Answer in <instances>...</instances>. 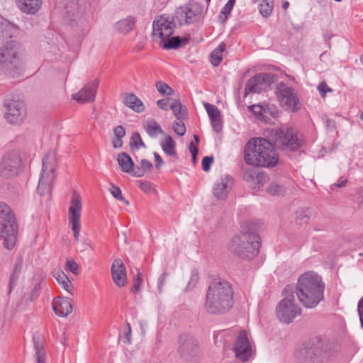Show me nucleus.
Segmentation results:
<instances>
[{
	"mask_svg": "<svg viewBox=\"0 0 363 363\" xmlns=\"http://www.w3.org/2000/svg\"><path fill=\"white\" fill-rule=\"evenodd\" d=\"M148 135L151 138H156L160 134H163L161 126L153 119L147 120L144 126Z\"/></svg>",
	"mask_w": 363,
	"mask_h": 363,
	"instance_id": "f704fd0d",
	"label": "nucleus"
},
{
	"mask_svg": "<svg viewBox=\"0 0 363 363\" xmlns=\"http://www.w3.org/2000/svg\"><path fill=\"white\" fill-rule=\"evenodd\" d=\"M40 285L39 283L36 284L34 287L32 289L30 294H29V296H28V299L30 301H34L37 297H38L39 294H40Z\"/></svg>",
	"mask_w": 363,
	"mask_h": 363,
	"instance_id": "6e6d98bb",
	"label": "nucleus"
},
{
	"mask_svg": "<svg viewBox=\"0 0 363 363\" xmlns=\"http://www.w3.org/2000/svg\"><path fill=\"white\" fill-rule=\"evenodd\" d=\"M211 125L214 131L219 133L222 130L223 123L221 121V117L217 118L210 119Z\"/></svg>",
	"mask_w": 363,
	"mask_h": 363,
	"instance_id": "603ef678",
	"label": "nucleus"
},
{
	"mask_svg": "<svg viewBox=\"0 0 363 363\" xmlns=\"http://www.w3.org/2000/svg\"><path fill=\"white\" fill-rule=\"evenodd\" d=\"M98 84V80L88 83L79 92L73 94L72 99L82 104L94 101L96 97Z\"/></svg>",
	"mask_w": 363,
	"mask_h": 363,
	"instance_id": "4be33fe9",
	"label": "nucleus"
},
{
	"mask_svg": "<svg viewBox=\"0 0 363 363\" xmlns=\"http://www.w3.org/2000/svg\"><path fill=\"white\" fill-rule=\"evenodd\" d=\"M113 133L116 138H122L125 135V129L121 125H118L113 129Z\"/></svg>",
	"mask_w": 363,
	"mask_h": 363,
	"instance_id": "052dcab7",
	"label": "nucleus"
},
{
	"mask_svg": "<svg viewBox=\"0 0 363 363\" xmlns=\"http://www.w3.org/2000/svg\"><path fill=\"white\" fill-rule=\"evenodd\" d=\"M232 180L229 176H226L225 179H222L220 182H218L214 184L213 195L219 200L226 199L228 194V183Z\"/></svg>",
	"mask_w": 363,
	"mask_h": 363,
	"instance_id": "cd10ccee",
	"label": "nucleus"
},
{
	"mask_svg": "<svg viewBox=\"0 0 363 363\" xmlns=\"http://www.w3.org/2000/svg\"><path fill=\"white\" fill-rule=\"evenodd\" d=\"M260 238L255 233H244L235 236L230 242L229 249L240 259H251L259 253Z\"/></svg>",
	"mask_w": 363,
	"mask_h": 363,
	"instance_id": "0eeeda50",
	"label": "nucleus"
},
{
	"mask_svg": "<svg viewBox=\"0 0 363 363\" xmlns=\"http://www.w3.org/2000/svg\"><path fill=\"white\" fill-rule=\"evenodd\" d=\"M20 10L28 14H35L41 7L42 0H16Z\"/></svg>",
	"mask_w": 363,
	"mask_h": 363,
	"instance_id": "bb28decb",
	"label": "nucleus"
},
{
	"mask_svg": "<svg viewBox=\"0 0 363 363\" xmlns=\"http://www.w3.org/2000/svg\"><path fill=\"white\" fill-rule=\"evenodd\" d=\"M21 159L18 153L6 154L0 160V176L11 178L18 174L21 169Z\"/></svg>",
	"mask_w": 363,
	"mask_h": 363,
	"instance_id": "2eb2a0df",
	"label": "nucleus"
},
{
	"mask_svg": "<svg viewBox=\"0 0 363 363\" xmlns=\"http://www.w3.org/2000/svg\"><path fill=\"white\" fill-rule=\"evenodd\" d=\"M277 144L284 150L295 151L301 147L302 140L297 133L288 128L284 132H281L277 140Z\"/></svg>",
	"mask_w": 363,
	"mask_h": 363,
	"instance_id": "6ab92c4d",
	"label": "nucleus"
},
{
	"mask_svg": "<svg viewBox=\"0 0 363 363\" xmlns=\"http://www.w3.org/2000/svg\"><path fill=\"white\" fill-rule=\"evenodd\" d=\"M67 21H69L72 26H86V21L84 19L82 13L79 11L77 3L72 2V6L67 7L66 16Z\"/></svg>",
	"mask_w": 363,
	"mask_h": 363,
	"instance_id": "b1692460",
	"label": "nucleus"
},
{
	"mask_svg": "<svg viewBox=\"0 0 363 363\" xmlns=\"http://www.w3.org/2000/svg\"><path fill=\"white\" fill-rule=\"evenodd\" d=\"M301 313V309L294 303V296L292 294L281 300L277 307L278 319L286 324L291 323Z\"/></svg>",
	"mask_w": 363,
	"mask_h": 363,
	"instance_id": "f8f14e48",
	"label": "nucleus"
},
{
	"mask_svg": "<svg viewBox=\"0 0 363 363\" xmlns=\"http://www.w3.org/2000/svg\"><path fill=\"white\" fill-rule=\"evenodd\" d=\"M110 192L116 199L118 201H123L125 202V204H128V201L125 199V198L122 195L121 190L118 186L111 184V189H110Z\"/></svg>",
	"mask_w": 363,
	"mask_h": 363,
	"instance_id": "de8ad7c7",
	"label": "nucleus"
},
{
	"mask_svg": "<svg viewBox=\"0 0 363 363\" xmlns=\"http://www.w3.org/2000/svg\"><path fill=\"white\" fill-rule=\"evenodd\" d=\"M127 328L124 331V334L123 336H121V340L125 344H130L131 343V327L129 323H127Z\"/></svg>",
	"mask_w": 363,
	"mask_h": 363,
	"instance_id": "3c124183",
	"label": "nucleus"
},
{
	"mask_svg": "<svg viewBox=\"0 0 363 363\" xmlns=\"http://www.w3.org/2000/svg\"><path fill=\"white\" fill-rule=\"evenodd\" d=\"M141 282L142 274L138 272L136 278L134 279L133 287L131 288V291H133V293L139 291L140 289Z\"/></svg>",
	"mask_w": 363,
	"mask_h": 363,
	"instance_id": "5fc2aeb1",
	"label": "nucleus"
},
{
	"mask_svg": "<svg viewBox=\"0 0 363 363\" xmlns=\"http://www.w3.org/2000/svg\"><path fill=\"white\" fill-rule=\"evenodd\" d=\"M163 152L168 156L177 157L176 143L170 135H167L160 143Z\"/></svg>",
	"mask_w": 363,
	"mask_h": 363,
	"instance_id": "2f4dec72",
	"label": "nucleus"
},
{
	"mask_svg": "<svg viewBox=\"0 0 363 363\" xmlns=\"http://www.w3.org/2000/svg\"><path fill=\"white\" fill-rule=\"evenodd\" d=\"M3 111L6 121L10 124H21L26 116V109L23 101L7 98L4 101Z\"/></svg>",
	"mask_w": 363,
	"mask_h": 363,
	"instance_id": "9b49d317",
	"label": "nucleus"
},
{
	"mask_svg": "<svg viewBox=\"0 0 363 363\" xmlns=\"http://www.w3.org/2000/svg\"><path fill=\"white\" fill-rule=\"evenodd\" d=\"M276 94L280 106L286 111L294 113L301 108V102L295 89L286 83L281 82L277 84Z\"/></svg>",
	"mask_w": 363,
	"mask_h": 363,
	"instance_id": "1a4fd4ad",
	"label": "nucleus"
},
{
	"mask_svg": "<svg viewBox=\"0 0 363 363\" xmlns=\"http://www.w3.org/2000/svg\"><path fill=\"white\" fill-rule=\"evenodd\" d=\"M65 270L72 272L74 275H78L80 273L78 264L72 259H67Z\"/></svg>",
	"mask_w": 363,
	"mask_h": 363,
	"instance_id": "a18cd8bd",
	"label": "nucleus"
},
{
	"mask_svg": "<svg viewBox=\"0 0 363 363\" xmlns=\"http://www.w3.org/2000/svg\"><path fill=\"white\" fill-rule=\"evenodd\" d=\"M274 75L270 73H259L251 77L247 82L244 96L249 94L266 91L274 82Z\"/></svg>",
	"mask_w": 363,
	"mask_h": 363,
	"instance_id": "4468645a",
	"label": "nucleus"
},
{
	"mask_svg": "<svg viewBox=\"0 0 363 363\" xmlns=\"http://www.w3.org/2000/svg\"><path fill=\"white\" fill-rule=\"evenodd\" d=\"M168 274L166 272H164L159 277L157 281V288L160 293L162 292V287L164 286Z\"/></svg>",
	"mask_w": 363,
	"mask_h": 363,
	"instance_id": "4d7b16f0",
	"label": "nucleus"
},
{
	"mask_svg": "<svg viewBox=\"0 0 363 363\" xmlns=\"http://www.w3.org/2000/svg\"><path fill=\"white\" fill-rule=\"evenodd\" d=\"M324 290L321 277L313 272H305L298 279L296 295L306 308H315L323 299Z\"/></svg>",
	"mask_w": 363,
	"mask_h": 363,
	"instance_id": "7ed1b4c3",
	"label": "nucleus"
},
{
	"mask_svg": "<svg viewBox=\"0 0 363 363\" xmlns=\"http://www.w3.org/2000/svg\"><path fill=\"white\" fill-rule=\"evenodd\" d=\"M273 0H260L259 5V13L264 17H268L272 12Z\"/></svg>",
	"mask_w": 363,
	"mask_h": 363,
	"instance_id": "4c0bfd02",
	"label": "nucleus"
},
{
	"mask_svg": "<svg viewBox=\"0 0 363 363\" xmlns=\"http://www.w3.org/2000/svg\"><path fill=\"white\" fill-rule=\"evenodd\" d=\"M249 109L257 117L260 118L265 116L267 113V110L271 109L269 105L262 106L260 104H254L249 106Z\"/></svg>",
	"mask_w": 363,
	"mask_h": 363,
	"instance_id": "ea45409f",
	"label": "nucleus"
},
{
	"mask_svg": "<svg viewBox=\"0 0 363 363\" xmlns=\"http://www.w3.org/2000/svg\"><path fill=\"white\" fill-rule=\"evenodd\" d=\"M236 0H228L225 5L221 9L219 18H221L223 16V21L227 19L228 15L231 13L233 9Z\"/></svg>",
	"mask_w": 363,
	"mask_h": 363,
	"instance_id": "37998d69",
	"label": "nucleus"
},
{
	"mask_svg": "<svg viewBox=\"0 0 363 363\" xmlns=\"http://www.w3.org/2000/svg\"><path fill=\"white\" fill-rule=\"evenodd\" d=\"M154 157L155 160V167L157 169H160L163 164V160L157 152H154Z\"/></svg>",
	"mask_w": 363,
	"mask_h": 363,
	"instance_id": "338daca9",
	"label": "nucleus"
},
{
	"mask_svg": "<svg viewBox=\"0 0 363 363\" xmlns=\"http://www.w3.org/2000/svg\"><path fill=\"white\" fill-rule=\"evenodd\" d=\"M189 40L187 38L181 39L179 36L165 38L164 40L160 42L164 49H177L182 45L187 44Z\"/></svg>",
	"mask_w": 363,
	"mask_h": 363,
	"instance_id": "7c9ffc66",
	"label": "nucleus"
},
{
	"mask_svg": "<svg viewBox=\"0 0 363 363\" xmlns=\"http://www.w3.org/2000/svg\"><path fill=\"white\" fill-rule=\"evenodd\" d=\"M174 131L179 135L182 136L186 133V127L184 123L182 122V120L175 121L173 124Z\"/></svg>",
	"mask_w": 363,
	"mask_h": 363,
	"instance_id": "49530a36",
	"label": "nucleus"
},
{
	"mask_svg": "<svg viewBox=\"0 0 363 363\" xmlns=\"http://www.w3.org/2000/svg\"><path fill=\"white\" fill-rule=\"evenodd\" d=\"M82 210V201L81 196L77 191H74L69 208V223L76 240H79L81 230L80 218Z\"/></svg>",
	"mask_w": 363,
	"mask_h": 363,
	"instance_id": "ddd939ff",
	"label": "nucleus"
},
{
	"mask_svg": "<svg viewBox=\"0 0 363 363\" xmlns=\"http://www.w3.org/2000/svg\"><path fill=\"white\" fill-rule=\"evenodd\" d=\"M325 350V342L318 337L307 341L298 352L299 358L303 360H312L321 356Z\"/></svg>",
	"mask_w": 363,
	"mask_h": 363,
	"instance_id": "a211bd4d",
	"label": "nucleus"
},
{
	"mask_svg": "<svg viewBox=\"0 0 363 363\" xmlns=\"http://www.w3.org/2000/svg\"><path fill=\"white\" fill-rule=\"evenodd\" d=\"M140 167L146 172L152 168V164L147 160L143 159L140 160Z\"/></svg>",
	"mask_w": 363,
	"mask_h": 363,
	"instance_id": "0e129e2a",
	"label": "nucleus"
},
{
	"mask_svg": "<svg viewBox=\"0 0 363 363\" xmlns=\"http://www.w3.org/2000/svg\"><path fill=\"white\" fill-rule=\"evenodd\" d=\"M133 173V176L137 177H141L144 175L145 171L141 167H137L135 170L132 172Z\"/></svg>",
	"mask_w": 363,
	"mask_h": 363,
	"instance_id": "774afa93",
	"label": "nucleus"
},
{
	"mask_svg": "<svg viewBox=\"0 0 363 363\" xmlns=\"http://www.w3.org/2000/svg\"><path fill=\"white\" fill-rule=\"evenodd\" d=\"M204 106L210 119L221 117L220 111L216 106L208 103H205Z\"/></svg>",
	"mask_w": 363,
	"mask_h": 363,
	"instance_id": "c03bdc74",
	"label": "nucleus"
},
{
	"mask_svg": "<svg viewBox=\"0 0 363 363\" xmlns=\"http://www.w3.org/2000/svg\"><path fill=\"white\" fill-rule=\"evenodd\" d=\"M225 50V45L221 43L218 46L214 49L211 53V62L214 67H217L222 61V54Z\"/></svg>",
	"mask_w": 363,
	"mask_h": 363,
	"instance_id": "e433bc0d",
	"label": "nucleus"
},
{
	"mask_svg": "<svg viewBox=\"0 0 363 363\" xmlns=\"http://www.w3.org/2000/svg\"><path fill=\"white\" fill-rule=\"evenodd\" d=\"M23 262L22 260H19L17 262L14 267L13 272L10 276L9 278V294H11L12 290L15 288V286L17 284V281L19 279L21 269H22Z\"/></svg>",
	"mask_w": 363,
	"mask_h": 363,
	"instance_id": "72a5a7b5",
	"label": "nucleus"
},
{
	"mask_svg": "<svg viewBox=\"0 0 363 363\" xmlns=\"http://www.w3.org/2000/svg\"><path fill=\"white\" fill-rule=\"evenodd\" d=\"M33 347L36 363H45L46 353L43 345V337L40 333H35L33 336Z\"/></svg>",
	"mask_w": 363,
	"mask_h": 363,
	"instance_id": "a878e982",
	"label": "nucleus"
},
{
	"mask_svg": "<svg viewBox=\"0 0 363 363\" xmlns=\"http://www.w3.org/2000/svg\"><path fill=\"white\" fill-rule=\"evenodd\" d=\"M18 233V223L11 208L5 203L0 202V238L3 246L7 250L14 247Z\"/></svg>",
	"mask_w": 363,
	"mask_h": 363,
	"instance_id": "423d86ee",
	"label": "nucleus"
},
{
	"mask_svg": "<svg viewBox=\"0 0 363 363\" xmlns=\"http://www.w3.org/2000/svg\"><path fill=\"white\" fill-rule=\"evenodd\" d=\"M177 353L186 362L196 361L199 353V345L197 340L186 333L182 334L177 340Z\"/></svg>",
	"mask_w": 363,
	"mask_h": 363,
	"instance_id": "9d476101",
	"label": "nucleus"
},
{
	"mask_svg": "<svg viewBox=\"0 0 363 363\" xmlns=\"http://www.w3.org/2000/svg\"><path fill=\"white\" fill-rule=\"evenodd\" d=\"M130 146L131 147H135L137 149L145 146L138 133L136 132L133 134Z\"/></svg>",
	"mask_w": 363,
	"mask_h": 363,
	"instance_id": "09e8293b",
	"label": "nucleus"
},
{
	"mask_svg": "<svg viewBox=\"0 0 363 363\" xmlns=\"http://www.w3.org/2000/svg\"><path fill=\"white\" fill-rule=\"evenodd\" d=\"M111 275L114 284L123 287L127 281L126 268L121 259H115L111 265Z\"/></svg>",
	"mask_w": 363,
	"mask_h": 363,
	"instance_id": "5701e85b",
	"label": "nucleus"
},
{
	"mask_svg": "<svg viewBox=\"0 0 363 363\" xmlns=\"http://www.w3.org/2000/svg\"><path fill=\"white\" fill-rule=\"evenodd\" d=\"M169 99H160L157 101L158 107L162 110L167 111L169 109Z\"/></svg>",
	"mask_w": 363,
	"mask_h": 363,
	"instance_id": "69168bd1",
	"label": "nucleus"
},
{
	"mask_svg": "<svg viewBox=\"0 0 363 363\" xmlns=\"http://www.w3.org/2000/svg\"><path fill=\"white\" fill-rule=\"evenodd\" d=\"M55 277L59 284L66 291H69L72 286L71 281L67 276L62 271H59L55 274Z\"/></svg>",
	"mask_w": 363,
	"mask_h": 363,
	"instance_id": "58836bf2",
	"label": "nucleus"
},
{
	"mask_svg": "<svg viewBox=\"0 0 363 363\" xmlns=\"http://www.w3.org/2000/svg\"><path fill=\"white\" fill-rule=\"evenodd\" d=\"M296 220L300 224L307 223L310 220V212L308 210H302L298 212Z\"/></svg>",
	"mask_w": 363,
	"mask_h": 363,
	"instance_id": "8fccbe9b",
	"label": "nucleus"
},
{
	"mask_svg": "<svg viewBox=\"0 0 363 363\" xmlns=\"http://www.w3.org/2000/svg\"><path fill=\"white\" fill-rule=\"evenodd\" d=\"M117 161L122 171L124 172L131 173L133 171L134 163L131 157L125 152L119 154Z\"/></svg>",
	"mask_w": 363,
	"mask_h": 363,
	"instance_id": "473e14b6",
	"label": "nucleus"
},
{
	"mask_svg": "<svg viewBox=\"0 0 363 363\" xmlns=\"http://www.w3.org/2000/svg\"><path fill=\"white\" fill-rule=\"evenodd\" d=\"M234 303V291L230 282L214 280L210 283L203 303V308L207 313L225 314L233 307Z\"/></svg>",
	"mask_w": 363,
	"mask_h": 363,
	"instance_id": "f257e3e1",
	"label": "nucleus"
},
{
	"mask_svg": "<svg viewBox=\"0 0 363 363\" xmlns=\"http://www.w3.org/2000/svg\"><path fill=\"white\" fill-rule=\"evenodd\" d=\"M318 89L319 91L320 94L322 96H325L328 91H331V89L328 88V85L326 84V83L325 82H321L318 85Z\"/></svg>",
	"mask_w": 363,
	"mask_h": 363,
	"instance_id": "680f3d73",
	"label": "nucleus"
},
{
	"mask_svg": "<svg viewBox=\"0 0 363 363\" xmlns=\"http://www.w3.org/2000/svg\"><path fill=\"white\" fill-rule=\"evenodd\" d=\"M213 161L212 156H206L203 158L201 164L202 169L204 172H208Z\"/></svg>",
	"mask_w": 363,
	"mask_h": 363,
	"instance_id": "864d4df0",
	"label": "nucleus"
},
{
	"mask_svg": "<svg viewBox=\"0 0 363 363\" xmlns=\"http://www.w3.org/2000/svg\"><path fill=\"white\" fill-rule=\"evenodd\" d=\"M169 107L177 120H183L186 118L187 115L186 108L182 105L179 101L174 100Z\"/></svg>",
	"mask_w": 363,
	"mask_h": 363,
	"instance_id": "c9c22d12",
	"label": "nucleus"
},
{
	"mask_svg": "<svg viewBox=\"0 0 363 363\" xmlns=\"http://www.w3.org/2000/svg\"><path fill=\"white\" fill-rule=\"evenodd\" d=\"M139 183H140V186H139L140 188L145 193H150L152 191V187L150 183H149L147 182H143V181H140Z\"/></svg>",
	"mask_w": 363,
	"mask_h": 363,
	"instance_id": "e2e57ef3",
	"label": "nucleus"
},
{
	"mask_svg": "<svg viewBox=\"0 0 363 363\" xmlns=\"http://www.w3.org/2000/svg\"><path fill=\"white\" fill-rule=\"evenodd\" d=\"M135 22V18L134 16H129L125 18L116 22L114 25V28L117 31L123 34H127L134 29Z\"/></svg>",
	"mask_w": 363,
	"mask_h": 363,
	"instance_id": "c756f323",
	"label": "nucleus"
},
{
	"mask_svg": "<svg viewBox=\"0 0 363 363\" xmlns=\"http://www.w3.org/2000/svg\"><path fill=\"white\" fill-rule=\"evenodd\" d=\"M243 178L253 189H259L269 181L267 173L255 168L247 169L244 173Z\"/></svg>",
	"mask_w": 363,
	"mask_h": 363,
	"instance_id": "aec40b11",
	"label": "nucleus"
},
{
	"mask_svg": "<svg viewBox=\"0 0 363 363\" xmlns=\"http://www.w3.org/2000/svg\"><path fill=\"white\" fill-rule=\"evenodd\" d=\"M199 15L198 8L194 4L182 6L176 11V17L180 25L194 23L197 20Z\"/></svg>",
	"mask_w": 363,
	"mask_h": 363,
	"instance_id": "412c9836",
	"label": "nucleus"
},
{
	"mask_svg": "<svg viewBox=\"0 0 363 363\" xmlns=\"http://www.w3.org/2000/svg\"><path fill=\"white\" fill-rule=\"evenodd\" d=\"M357 311L359 316L361 327L363 328V296L358 302Z\"/></svg>",
	"mask_w": 363,
	"mask_h": 363,
	"instance_id": "bf43d9fd",
	"label": "nucleus"
},
{
	"mask_svg": "<svg viewBox=\"0 0 363 363\" xmlns=\"http://www.w3.org/2000/svg\"><path fill=\"white\" fill-rule=\"evenodd\" d=\"M285 192V189L276 183H272L267 188V193L272 196H282Z\"/></svg>",
	"mask_w": 363,
	"mask_h": 363,
	"instance_id": "79ce46f5",
	"label": "nucleus"
},
{
	"mask_svg": "<svg viewBox=\"0 0 363 363\" xmlns=\"http://www.w3.org/2000/svg\"><path fill=\"white\" fill-rule=\"evenodd\" d=\"M0 67L2 72L11 77L18 75L23 67L20 43L11 40L0 47Z\"/></svg>",
	"mask_w": 363,
	"mask_h": 363,
	"instance_id": "20e7f679",
	"label": "nucleus"
},
{
	"mask_svg": "<svg viewBox=\"0 0 363 363\" xmlns=\"http://www.w3.org/2000/svg\"><path fill=\"white\" fill-rule=\"evenodd\" d=\"M94 251V248L89 240L83 241L80 245V252Z\"/></svg>",
	"mask_w": 363,
	"mask_h": 363,
	"instance_id": "13d9d810",
	"label": "nucleus"
},
{
	"mask_svg": "<svg viewBox=\"0 0 363 363\" xmlns=\"http://www.w3.org/2000/svg\"><path fill=\"white\" fill-rule=\"evenodd\" d=\"M57 166L55 153L52 151L48 152L43 159V167L37 191L40 196L50 194L52 185L55 177V171Z\"/></svg>",
	"mask_w": 363,
	"mask_h": 363,
	"instance_id": "6e6552de",
	"label": "nucleus"
},
{
	"mask_svg": "<svg viewBox=\"0 0 363 363\" xmlns=\"http://www.w3.org/2000/svg\"><path fill=\"white\" fill-rule=\"evenodd\" d=\"M175 23L170 16L162 14L157 16L152 23V37L164 40L174 33Z\"/></svg>",
	"mask_w": 363,
	"mask_h": 363,
	"instance_id": "dca6fc26",
	"label": "nucleus"
},
{
	"mask_svg": "<svg viewBox=\"0 0 363 363\" xmlns=\"http://www.w3.org/2000/svg\"><path fill=\"white\" fill-rule=\"evenodd\" d=\"M52 309L60 317H66L72 311V306L68 298H55L52 302Z\"/></svg>",
	"mask_w": 363,
	"mask_h": 363,
	"instance_id": "393cba45",
	"label": "nucleus"
},
{
	"mask_svg": "<svg viewBox=\"0 0 363 363\" xmlns=\"http://www.w3.org/2000/svg\"><path fill=\"white\" fill-rule=\"evenodd\" d=\"M124 104L137 113L145 110L142 101L134 94H125L123 100Z\"/></svg>",
	"mask_w": 363,
	"mask_h": 363,
	"instance_id": "c85d7f7f",
	"label": "nucleus"
},
{
	"mask_svg": "<svg viewBox=\"0 0 363 363\" xmlns=\"http://www.w3.org/2000/svg\"><path fill=\"white\" fill-rule=\"evenodd\" d=\"M233 351L238 360L247 362L252 354V345L245 330H240L233 346Z\"/></svg>",
	"mask_w": 363,
	"mask_h": 363,
	"instance_id": "f3484780",
	"label": "nucleus"
},
{
	"mask_svg": "<svg viewBox=\"0 0 363 363\" xmlns=\"http://www.w3.org/2000/svg\"><path fill=\"white\" fill-rule=\"evenodd\" d=\"M18 233V223L11 208L5 203L0 202V238L3 246L7 250L14 247Z\"/></svg>",
	"mask_w": 363,
	"mask_h": 363,
	"instance_id": "39448f33",
	"label": "nucleus"
},
{
	"mask_svg": "<svg viewBox=\"0 0 363 363\" xmlns=\"http://www.w3.org/2000/svg\"><path fill=\"white\" fill-rule=\"evenodd\" d=\"M155 86L158 92L162 95L171 96L174 93L173 89L162 81L157 82Z\"/></svg>",
	"mask_w": 363,
	"mask_h": 363,
	"instance_id": "a19ab883",
	"label": "nucleus"
},
{
	"mask_svg": "<svg viewBox=\"0 0 363 363\" xmlns=\"http://www.w3.org/2000/svg\"><path fill=\"white\" fill-rule=\"evenodd\" d=\"M244 159L250 165L269 167L277 164L279 157L269 140L255 138L250 139L245 145Z\"/></svg>",
	"mask_w": 363,
	"mask_h": 363,
	"instance_id": "f03ea898",
	"label": "nucleus"
}]
</instances>
